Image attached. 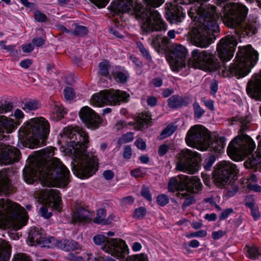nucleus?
<instances>
[{"label": "nucleus", "mask_w": 261, "mask_h": 261, "mask_svg": "<svg viewBox=\"0 0 261 261\" xmlns=\"http://www.w3.org/2000/svg\"><path fill=\"white\" fill-rule=\"evenodd\" d=\"M246 91L251 98L261 99V71L253 81L248 82Z\"/></svg>", "instance_id": "aec40b11"}, {"label": "nucleus", "mask_w": 261, "mask_h": 261, "mask_svg": "<svg viewBox=\"0 0 261 261\" xmlns=\"http://www.w3.org/2000/svg\"><path fill=\"white\" fill-rule=\"evenodd\" d=\"M103 176L106 180H110L113 178L114 173L112 170H107L103 172Z\"/></svg>", "instance_id": "69168bd1"}, {"label": "nucleus", "mask_w": 261, "mask_h": 261, "mask_svg": "<svg viewBox=\"0 0 261 261\" xmlns=\"http://www.w3.org/2000/svg\"><path fill=\"white\" fill-rule=\"evenodd\" d=\"M255 148V144L250 136L242 134L235 137L227 148L228 154L233 159L251 155Z\"/></svg>", "instance_id": "9d476101"}, {"label": "nucleus", "mask_w": 261, "mask_h": 261, "mask_svg": "<svg viewBox=\"0 0 261 261\" xmlns=\"http://www.w3.org/2000/svg\"><path fill=\"white\" fill-rule=\"evenodd\" d=\"M147 214V210L143 206L136 208L133 213V217L136 219H142L145 217Z\"/></svg>", "instance_id": "a19ab883"}, {"label": "nucleus", "mask_w": 261, "mask_h": 261, "mask_svg": "<svg viewBox=\"0 0 261 261\" xmlns=\"http://www.w3.org/2000/svg\"><path fill=\"white\" fill-rule=\"evenodd\" d=\"M169 147L166 144H163L159 146L158 154L160 156H164L168 151Z\"/></svg>", "instance_id": "bf43d9fd"}, {"label": "nucleus", "mask_w": 261, "mask_h": 261, "mask_svg": "<svg viewBox=\"0 0 261 261\" xmlns=\"http://www.w3.org/2000/svg\"><path fill=\"white\" fill-rule=\"evenodd\" d=\"M99 73L103 76L108 77L109 75L108 63L105 62H100L98 64Z\"/></svg>", "instance_id": "a18cd8bd"}, {"label": "nucleus", "mask_w": 261, "mask_h": 261, "mask_svg": "<svg viewBox=\"0 0 261 261\" xmlns=\"http://www.w3.org/2000/svg\"><path fill=\"white\" fill-rule=\"evenodd\" d=\"M43 235L42 231L38 227L31 228L28 233V240L31 243V245H38Z\"/></svg>", "instance_id": "a878e982"}, {"label": "nucleus", "mask_w": 261, "mask_h": 261, "mask_svg": "<svg viewBox=\"0 0 261 261\" xmlns=\"http://www.w3.org/2000/svg\"><path fill=\"white\" fill-rule=\"evenodd\" d=\"M199 154L189 149L180 150V171L194 174L199 169Z\"/></svg>", "instance_id": "2eb2a0df"}, {"label": "nucleus", "mask_w": 261, "mask_h": 261, "mask_svg": "<svg viewBox=\"0 0 261 261\" xmlns=\"http://www.w3.org/2000/svg\"><path fill=\"white\" fill-rule=\"evenodd\" d=\"M159 35L153 38L151 45L154 48H161L166 53L167 60L168 61L171 70L178 71L179 69V44L172 43L168 37L162 38L161 42L159 41Z\"/></svg>", "instance_id": "f8f14e48"}, {"label": "nucleus", "mask_w": 261, "mask_h": 261, "mask_svg": "<svg viewBox=\"0 0 261 261\" xmlns=\"http://www.w3.org/2000/svg\"><path fill=\"white\" fill-rule=\"evenodd\" d=\"M11 247L5 240L0 239V261H9L11 256ZM14 261H30L23 255H18Z\"/></svg>", "instance_id": "6ab92c4d"}, {"label": "nucleus", "mask_w": 261, "mask_h": 261, "mask_svg": "<svg viewBox=\"0 0 261 261\" xmlns=\"http://www.w3.org/2000/svg\"><path fill=\"white\" fill-rule=\"evenodd\" d=\"M182 199H185L182 204V208L184 210L195 201V199L193 195L187 194L186 193H180V200Z\"/></svg>", "instance_id": "c9c22d12"}, {"label": "nucleus", "mask_w": 261, "mask_h": 261, "mask_svg": "<svg viewBox=\"0 0 261 261\" xmlns=\"http://www.w3.org/2000/svg\"><path fill=\"white\" fill-rule=\"evenodd\" d=\"M90 220V211L81 206L77 207L72 217L73 223L88 222Z\"/></svg>", "instance_id": "5701e85b"}, {"label": "nucleus", "mask_w": 261, "mask_h": 261, "mask_svg": "<svg viewBox=\"0 0 261 261\" xmlns=\"http://www.w3.org/2000/svg\"><path fill=\"white\" fill-rule=\"evenodd\" d=\"M129 95L119 90H103L93 95L92 100L97 106L120 105L121 101L127 102Z\"/></svg>", "instance_id": "4468645a"}, {"label": "nucleus", "mask_w": 261, "mask_h": 261, "mask_svg": "<svg viewBox=\"0 0 261 261\" xmlns=\"http://www.w3.org/2000/svg\"><path fill=\"white\" fill-rule=\"evenodd\" d=\"M114 79L118 83L125 84L129 77L128 72L120 66H116L111 72Z\"/></svg>", "instance_id": "b1692460"}, {"label": "nucleus", "mask_w": 261, "mask_h": 261, "mask_svg": "<svg viewBox=\"0 0 261 261\" xmlns=\"http://www.w3.org/2000/svg\"><path fill=\"white\" fill-rule=\"evenodd\" d=\"M146 7L141 4H134L133 0H117L112 4L111 7L114 13H127L135 15L137 18L142 19L141 25L142 35L147 36L154 32L166 31L167 24L162 18L161 15L154 8L159 7L165 0H143Z\"/></svg>", "instance_id": "7ed1b4c3"}, {"label": "nucleus", "mask_w": 261, "mask_h": 261, "mask_svg": "<svg viewBox=\"0 0 261 261\" xmlns=\"http://www.w3.org/2000/svg\"><path fill=\"white\" fill-rule=\"evenodd\" d=\"M216 161V158L214 155H210L206 158L203 163V166L205 171H210L212 166Z\"/></svg>", "instance_id": "58836bf2"}, {"label": "nucleus", "mask_w": 261, "mask_h": 261, "mask_svg": "<svg viewBox=\"0 0 261 261\" xmlns=\"http://www.w3.org/2000/svg\"><path fill=\"white\" fill-rule=\"evenodd\" d=\"M134 139V133L132 132L127 133L122 136V139L125 142H129Z\"/></svg>", "instance_id": "774afa93"}, {"label": "nucleus", "mask_w": 261, "mask_h": 261, "mask_svg": "<svg viewBox=\"0 0 261 261\" xmlns=\"http://www.w3.org/2000/svg\"><path fill=\"white\" fill-rule=\"evenodd\" d=\"M63 134L69 139V146L81 155L72 163V170L77 177L84 179L92 176L98 170V161L96 156L86 154L89 137L86 132L72 126L64 128Z\"/></svg>", "instance_id": "20e7f679"}, {"label": "nucleus", "mask_w": 261, "mask_h": 261, "mask_svg": "<svg viewBox=\"0 0 261 261\" xmlns=\"http://www.w3.org/2000/svg\"><path fill=\"white\" fill-rule=\"evenodd\" d=\"M202 187L200 179L196 176L180 174V192L187 190L191 193H198Z\"/></svg>", "instance_id": "f3484780"}, {"label": "nucleus", "mask_w": 261, "mask_h": 261, "mask_svg": "<svg viewBox=\"0 0 261 261\" xmlns=\"http://www.w3.org/2000/svg\"><path fill=\"white\" fill-rule=\"evenodd\" d=\"M15 191L6 170L0 171V195L8 196Z\"/></svg>", "instance_id": "a211bd4d"}, {"label": "nucleus", "mask_w": 261, "mask_h": 261, "mask_svg": "<svg viewBox=\"0 0 261 261\" xmlns=\"http://www.w3.org/2000/svg\"><path fill=\"white\" fill-rule=\"evenodd\" d=\"M25 210L20 204L8 199H0V222L8 218L18 229L25 225L28 221Z\"/></svg>", "instance_id": "6e6552de"}, {"label": "nucleus", "mask_w": 261, "mask_h": 261, "mask_svg": "<svg viewBox=\"0 0 261 261\" xmlns=\"http://www.w3.org/2000/svg\"><path fill=\"white\" fill-rule=\"evenodd\" d=\"M169 199L168 197L164 194H159L156 197L157 203L161 206H164L169 203Z\"/></svg>", "instance_id": "09e8293b"}, {"label": "nucleus", "mask_w": 261, "mask_h": 261, "mask_svg": "<svg viewBox=\"0 0 261 261\" xmlns=\"http://www.w3.org/2000/svg\"><path fill=\"white\" fill-rule=\"evenodd\" d=\"M64 95L66 99L72 100L74 97V90L71 87H66L64 89Z\"/></svg>", "instance_id": "8fccbe9b"}, {"label": "nucleus", "mask_w": 261, "mask_h": 261, "mask_svg": "<svg viewBox=\"0 0 261 261\" xmlns=\"http://www.w3.org/2000/svg\"><path fill=\"white\" fill-rule=\"evenodd\" d=\"M93 241L96 245H103L102 250L117 259L125 258L128 253L127 245L120 239H109L104 235L97 234L93 238Z\"/></svg>", "instance_id": "9b49d317"}, {"label": "nucleus", "mask_w": 261, "mask_h": 261, "mask_svg": "<svg viewBox=\"0 0 261 261\" xmlns=\"http://www.w3.org/2000/svg\"><path fill=\"white\" fill-rule=\"evenodd\" d=\"M238 173L237 165L229 161L218 163L212 172L214 181L219 187H223L232 180H235Z\"/></svg>", "instance_id": "ddd939ff"}, {"label": "nucleus", "mask_w": 261, "mask_h": 261, "mask_svg": "<svg viewBox=\"0 0 261 261\" xmlns=\"http://www.w3.org/2000/svg\"><path fill=\"white\" fill-rule=\"evenodd\" d=\"M92 2L99 8L105 7L109 2V0H92Z\"/></svg>", "instance_id": "052dcab7"}, {"label": "nucleus", "mask_w": 261, "mask_h": 261, "mask_svg": "<svg viewBox=\"0 0 261 261\" xmlns=\"http://www.w3.org/2000/svg\"><path fill=\"white\" fill-rule=\"evenodd\" d=\"M168 189L169 192L171 193L176 192V195L178 197L179 194V181H178L176 177L171 178L168 184Z\"/></svg>", "instance_id": "2f4dec72"}, {"label": "nucleus", "mask_w": 261, "mask_h": 261, "mask_svg": "<svg viewBox=\"0 0 261 261\" xmlns=\"http://www.w3.org/2000/svg\"><path fill=\"white\" fill-rule=\"evenodd\" d=\"M194 115L195 119H200L204 114L205 111L200 106L199 104L195 102L193 104Z\"/></svg>", "instance_id": "c03bdc74"}, {"label": "nucleus", "mask_w": 261, "mask_h": 261, "mask_svg": "<svg viewBox=\"0 0 261 261\" xmlns=\"http://www.w3.org/2000/svg\"><path fill=\"white\" fill-rule=\"evenodd\" d=\"M238 44L236 37L228 35L222 38L217 45L216 51L194 49L191 57L188 59L187 49L180 44V71L181 74L187 75L190 72V68H199L211 72L218 71L223 77L236 76L243 77L247 75L257 63L258 53L251 45L239 47L237 53L235 62L227 67L222 63L229 61L233 56Z\"/></svg>", "instance_id": "f257e3e1"}, {"label": "nucleus", "mask_w": 261, "mask_h": 261, "mask_svg": "<svg viewBox=\"0 0 261 261\" xmlns=\"http://www.w3.org/2000/svg\"><path fill=\"white\" fill-rule=\"evenodd\" d=\"M150 115L149 114H142V117L137 121V127L138 130H142L148 127L150 121Z\"/></svg>", "instance_id": "473e14b6"}, {"label": "nucleus", "mask_w": 261, "mask_h": 261, "mask_svg": "<svg viewBox=\"0 0 261 261\" xmlns=\"http://www.w3.org/2000/svg\"><path fill=\"white\" fill-rule=\"evenodd\" d=\"M218 5L222 6L223 22L229 28H242L247 36H251L257 32V22L255 19H249L246 21V17L248 9L244 5L229 0H216Z\"/></svg>", "instance_id": "39448f33"}, {"label": "nucleus", "mask_w": 261, "mask_h": 261, "mask_svg": "<svg viewBox=\"0 0 261 261\" xmlns=\"http://www.w3.org/2000/svg\"><path fill=\"white\" fill-rule=\"evenodd\" d=\"M41 106V105L38 100H30L25 102L22 108L25 111H34L40 108Z\"/></svg>", "instance_id": "72a5a7b5"}, {"label": "nucleus", "mask_w": 261, "mask_h": 261, "mask_svg": "<svg viewBox=\"0 0 261 261\" xmlns=\"http://www.w3.org/2000/svg\"><path fill=\"white\" fill-rule=\"evenodd\" d=\"M248 254L251 259H256L260 255L258 249L255 247L250 248L248 250Z\"/></svg>", "instance_id": "3c124183"}, {"label": "nucleus", "mask_w": 261, "mask_h": 261, "mask_svg": "<svg viewBox=\"0 0 261 261\" xmlns=\"http://www.w3.org/2000/svg\"><path fill=\"white\" fill-rule=\"evenodd\" d=\"M19 140L29 148L45 145L50 132L49 122L44 118H34L19 129Z\"/></svg>", "instance_id": "423d86ee"}, {"label": "nucleus", "mask_w": 261, "mask_h": 261, "mask_svg": "<svg viewBox=\"0 0 261 261\" xmlns=\"http://www.w3.org/2000/svg\"><path fill=\"white\" fill-rule=\"evenodd\" d=\"M35 19L38 22H44L46 21L47 17L45 14L38 11L35 13Z\"/></svg>", "instance_id": "5fc2aeb1"}, {"label": "nucleus", "mask_w": 261, "mask_h": 261, "mask_svg": "<svg viewBox=\"0 0 261 261\" xmlns=\"http://www.w3.org/2000/svg\"><path fill=\"white\" fill-rule=\"evenodd\" d=\"M79 115L81 120L92 129L98 128L102 122L100 117L87 106L81 109Z\"/></svg>", "instance_id": "dca6fc26"}, {"label": "nucleus", "mask_w": 261, "mask_h": 261, "mask_svg": "<svg viewBox=\"0 0 261 261\" xmlns=\"http://www.w3.org/2000/svg\"><path fill=\"white\" fill-rule=\"evenodd\" d=\"M88 33V28L86 27L75 24V28L72 34L76 36L83 37Z\"/></svg>", "instance_id": "e433bc0d"}, {"label": "nucleus", "mask_w": 261, "mask_h": 261, "mask_svg": "<svg viewBox=\"0 0 261 261\" xmlns=\"http://www.w3.org/2000/svg\"><path fill=\"white\" fill-rule=\"evenodd\" d=\"M168 106L172 109H177L179 107V96L174 95L168 99Z\"/></svg>", "instance_id": "79ce46f5"}, {"label": "nucleus", "mask_w": 261, "mask_h": 261, "mask_svg": "<svg viewBox=\"0 0 261 261\" xmlns=\"http://www.w3.org/2000/svg\"><path fill=\"white\" fill-rule=\"evenodd\" d=\"M13 105L11 102L5 100L0 106V113H5L10 112L13 109Z\"/></svg>", "instance_id": "49530a36"}, {"label": "nucleus", "mask_w": 261, "mask_h": 261, "mask_svg": "<svg viewBox=\"0 0 261 261\" xmlns=\"http://www.w3.org/2000/svg\"><path fill=\"white\" fill-rule=\"evenodd\" d=\"M207 232L205 230H200L196 232H192L187 236L188 238H203L206 236Z\"/></svg>", "instance_id": "603ef678"}, {"label": "nucleus", "mask_w": 261, "mask_h": 261, "mask_svg": "<svg viewBox=\"0 0 261 261\" xmlns=\"http://www.w3.org/2000/svg\"><path fill=\"white\" fill-rule=\"evenodd\" d=\"M134 202V198L132 196H128L122 198L120 202L122 205H131Z\"/></svg>", "instance_id": "4d7b16f0"}, {"label": "nucleus", "mask_w": 261, "mask_h": 261, "mask_svg": "<svg viewBox=\"0 0 261 261\" xmlns=\"http://www.w3.org/2000/svg\"><path fill=\"white\" fill-rule=\"evenodd\" d=\"M130 174L135 177H143L144 176L145 173L142 171L140 168H136L131 171Z\"/></svg>", "instance_id": "13d9d810"}, {"label": "nucleus", "mask_w": 261, "mask_h": 261, "mask_svg": "<svg viewBox=\"0 0 261 261\" xmlns=\"http://www.w3.org/2000/svg\"><path fill=\"white\" fill-rule=\"evenodd\" d=\"M246 168L251 169L254 171H261V154L260 151L252 153L244 163Z\"/></svg>", "instance_id": "393cba45"}, {"label": "nucleus", "mask_w": 261, "mask_h": 261, "mask_svg": "<svg viewBox=\"0 0 261 261\" xmlns=\"http://www.w3.org/2000/svg\"><path fill=\"white\" fill-rule=\"evenodd\" d=\"M177 127V125H174L173 124H169L161 132L160 136L158 137V140H162L168 137H170L175 132Z\"/></svg>", "instance_id": "7c9ffc66"}, {"label": "nucleus", "mask_w": 261, "mask_h": 261, "mask_svg": "<svg viewBox=\"0 0 261 261\" xmlns=\"http://www.w3.org/2000/svg\"><path fill=\"white\" fill-rule=\"evenodd\" d=\"M54 152L52 148L46 147L35 153L30 164L23 170L24 181L32 184L37 179L38 175L44 178V184L48 187L56 182L59 187H66L70 181V172L66 167L57 158L47 161Z\"/></svg>", "instance_id": "f03ea898"}, {"label": "nucleus", "mask_w": 261, "mask_h": 261, "mask_svg": "<svg viewBox=\"0 0 261 261\" xmlns=\"http://www.w3.org/2000/svg\"><path fill=\"white\" fill-rule=\"evenodd\" d=\"M106 216V211L104 208H100L97 212L96 217L94 220V222L97 224H107V220L105 219Z\"/></svg>", "instance_id": "4c0bfd02"}, {"label": "nucleus", "mask_w": 261, "mask_h": 261, "mask_svg": "<svg viewBox=\"0 0 261 261\" xmlns=\"http://www.w3.org/2000/svg\"><path fill=\"white\" fill-rule=\"evenodd\" d=\"M132 149L130 146H126L124 147L123 152V158L125 159H129L132 156Z\"/></svg>", "instance_id": "680f3d73"}, {"label": "nucleus", "mask_w": 261, "mask_h": 261, "mask_svg": "<svg viewBox=\"0 0 261 261\" xmlns=\"http://www.w3.org/2000/svg\"><path fill=\"white\" fill-rule=\"evenodd\" d=\"M40 214L41 216L45 219H49L52 216V213L48 211L47 206L42 205L40 208Z\"/></svg>", "instance_id": "864d4df0"}, {"label": "nucleus", "mask_w": 261, "mask_h": 261, "mask_svg": "<svg viewBox=\"0 0 261 261\" xmlns=\"http://www.w3.org/2000/svg\"><path fill=\"white\" fill-rule=\"evenodd\" d=\"M168 7L165 17L171 23H177L179 21V8L178 0H172Z\"/></svg>", "instance_id": "412c9836"}, {"label": "nucleus", "mask_w": 261, "mask_h": 261, "mask_svg": "<svg viewBox=\"0 0 261 261\" xmlns=\"http://www.w3.org/2000/svg\"><path fill=\"white\" fill-rule=\"evenodd\" d=\"M33 63L32 60L31 59H25L21 61L19 65L20 66L25 69L28 68Z\"/></svg>", "instance_id": "338daca9"}, {"label": "nucleus", "mask_w": 261, "mask_h": 261, "mask_svg": "<svg viewBox=\"0 0 261 261\" xmlns=\"http://www.w3.org/2000/svg\"><path fill=\"white\" fill-rule=\"evenodd\" d=\"M141 194L147 201L151 202L152 200V195L148 187L143 186L141 191Z\"/></svg>", "instance_id": "de8ad7c7"}, {"label": "nucleus", "mask_w": 261, "mask_h": 261, "mask_svg": "<svg viewBox=\"0 0 261 261\" xmlns=\"http://www.w3.org/2000/svg\"><path fill=\"white\" fill-rule=\"evenodd\" d=\"M80 248L79 244L74 240H60L59 248L66 251H74Z\"/></svg>", "instance_id": "bb28decb"}, {"label": "nucleus", "mask_w": 261, "mask_h": 261, "mask_svg": "<svg viewBox=\"0 0 261 261\" xmlns=\"http://www.w3.org/2000/svg\"><path fill=\"white\" fill-rule=\"evenodd\" d=\"M60 240L54 237H44L43 236L38 245L41 247L47 248L57 247L59 248Z\"/></svg>", "instance_id": "cd10ccee"}, {"label": "nucleus", "mask_w": 261, "mask_h": 261, "mask_svg": "<svg viewBox=\"0 0 261 261\" xmlns=\"http://www.w3.org/2000/svg\"><path fill=\"white\" fill-rule=\"evenodd\" d=\"M53 113L56 115L57 121L60 120L66 114L67 112L65 108L62 106L56 105L54 108Z\"/></svg>", "instance_id": "ea45409f"}, {"label": "nucleus", "mask_w": 261, "mask_h": 261, "mask_svg": "<svg viewBox=\"0 0 261 261\" xmlns=\"http://www.w3.org/2000/svg\"><path fill=\"white\" fill-rule=\"evenodd\" d=\"M15 128V123L5 116H0V140H2L6 133L9 134ZM21 157L20 150L14 147H9L0 150V163L4 165L12 164L18 162Z\"/></svg>", "instance_id": "1a4fd4ad"}, {"label": "nucleus", "mask_w": 261, "mask_h": 261, "mask_svg": "<svg viewBox=\"0 0 261 261\" xmlns=\"http://www.w3.org/2000/svg\"><path fill=\"white\" fill-rule=\"evenodd\" d=\"M230 120L231 124H234L236 122H239L241 125V130L244 132L251 122V117L249 116L242 117L240 115H237L232 117Z\"/></svg>", "instance_id": "c85d7f7f"}, {"label": "nucleus", "mask_w": 261, "mask_h": 261, "mask_svg": "<svg viewBox=\"0 0 261 261\" xmlns=\"http://www.w3.org/2000/svg\"><path fill=\"white\" fill-rule=\"evenodd\" d=\"M187 144L202 151L209 150L216 153L223 151L226 145L224 137L213 140L207 129L202 125L197 124L188 131L185 138Z\"/></svg>", "instance_id": "0eeeda50"}, {"label": "nucleus", "mask_w": 261, "mask_h": 261, "mask_svg": "<svg viewBox=\"0 0 261 261\" xmlns=\"http://www.w3.org/2000/svg\"><path fill=\"white\" fill-rule=\"evenodd\" d=\"M254 204V200L252 198H248L247 201L245 202V205L250 209L251 214L253 219L256 221L259 218L260 215Z\"/></svg>", "instance_id": "c756f323"}, {"label": "nucleus", "mask_w": 261, "mask_h": 261, "mask_svg": "<svg viewBox=\"0 0 261 261\" xmlns=\"http://www.w3.org/2000/svg\"><path fill=\"white\" fill-rule=\"evenodd\" d=\"M32 42L35 46L40 47L44 44L45 40L42 38H35L32 39Z\"/></svg>", "instance_id": "e2e57ef3"}, {"label": "nucleus", "mask_w": 261, "mask_h": 261, "mask_svg": "<svg viewBox=\"0 0 261 261\" xmlns=\"http://www.w3.org/2000/svg\"><path fill=\"white\" fill-rule=\"evenodd\" d=\"M234 212L232 208H228L224 210L220 214L219 216L220 220H223L226 219L230 214Z\"/></svg>", "instance_id": "6e6d98bb"}, {"label": "nucleus", "mask_w": 261, "mask_h": 261, "mask_svg": "<svg viewBox=\"0 0 261 261\" xmlns=\"http://www.w3.org/2000/svg\"><path fill=\"white\" fill-rule=\"evenodd\" d=\"M135 144L138 148L142 150L146 148V143L141 138L137 139L135 142Z\"/></svg>", "instance_id": "0e129e2a"}, {"label": "nucleus", "mask_w": 261, "mask_h": 261, "mask_svg": "<svg viewBox=\"0 0 261 261\" xmlns=\"http://www.w3.org/2000/svg\"><path fill=\"white\" fill-rule=\"evenodd\" d=\"M137 46L143 57L149 62H152V57L149 51L145 47L143 43L141 42H138Z\"/></svg>", "instance_id": "f704fd0d"}, {"label": "nucleus", "mask_w": 261, "mask_h": 261, "mask_svg": "<svg viewBox=\"0 0 261 261\" xmlns=\"http://www.w3.org/2000/svg\"><path fill=\"white\" fill-rule=\"evenodd\" d=\"M60 192L56 189H45L40 192L39 196L36 198L39 204H43L50 199L58 201L60 199Z\"/></svg>", "instance_id": "4be33fe9"}, {"label": "nucleus", "mask_w": 261, "mask_h": 261, "mask_svg": "<svg viewBox=\"0 0 261 261\" xmlns=\"http://www.w3.org/2000/svg\"><path fill=\"white\" fill-rule=\"evenodd\" d=\"M126 261H148L147 255L144 253L128 256Z\"/></svg>", "instance_id": "37998d69"}]
</instances>
